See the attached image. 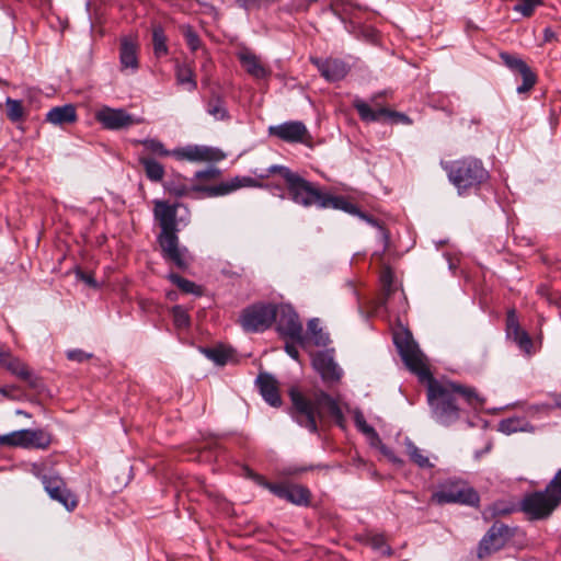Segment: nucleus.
I'll return each mask as SVG.
<instances>
[{
	"label": "nucleus",
	"mask_w": 561,
	"mask_h": 561,
	"mask_svg": "<svg viewBox=\"0 0 561 561\" xmlns=\"http://www.w3.org/2000/svg\"><path fill=\"white\" fill-rule=\"evenodd\" d=\"M379 95L370 98L371 105L363 99L356 96L352 101L353 107L357 111L359 118L366 123L379 122L382 118L390 119L392 123L411 125L412 119L404 113L389 110L378 104Z\"/></svg>",
	"instance_id": "obj_11"
},
{
	"label": "nucleus",
	"mask_w": 561,
	"mask_h": 561,
	"mask_svg": "<svg viewBox=\"0 0 561 561\" xmlns=\"http://www.w3.org/2000/svg\"><path fill=\"white\" fill-rule=\"evenodd\" d=\"M308 332L317 346H327L330 343V336L320 327L318 318H312L308 321Z\"/></svg>",
	"instance_id": "obj_32"
},
{
	"label": "nucleus",
	"mask_w": 561,
	"mask_h": 561,
	"mask_svg": "<svg viewBox=\"0 0 561 561\" xmlns=\"http://www.w3.org/2000/svg\"><path fill=\"white\" fill-rule=\"evenodd\" d=\"M139 163L142 165L145 174L151 182H161L164 176V167L156 159L141 154L138 158Z\"/></svg>",
	"instance_id": "obj_27"
},
{
	"label": "nucleus",
	"mask_w": 561,
	"mask_h": 561,
	"mask_svg": "<svg viewBox=\"0 0 561 561\" xmlns=\"http://www.w3.org/2000/svg\"><path fill=\"white\" fill-rule=\"evenodd\" d=\"M148 153L159 157H173L179 161L188 162H218L226 158V154L218 148L203 145H187L168 150L163 142L156 138L138 140Z\"/></svg>",
	"instance_id": "obj_7"
},
{
	"label": "nucleus",
	"mask_w": 561,
	"mask_h": 561,
	"mask_svg": "<svg viewBox=\"0 0 561 561\" xmlns=\"http://www.w3.org/2000/svg\"><path fill=\"white\" fill-rule=\"evenodd\" d=\"M236 3L245 11H251L262 7L261 0H236Z\"/></svg>",
	"instance_id": "obj_54"
},
{
	"label": "nucleus",
	"mask_w": 561,
	"mask_h": 561,
	"mask_svg": "<svg viewBox=\"0 0 561 561\" xmlns=\"http://www.w3.org/2000/svg\"><path fill=\"white\" fill-rule=\"evenodd\" d=\"M368 545L381 554L389 556L391 553L390 547L386 543L382 535H373L368 538Z\"/></svg>",
	"instance_id": "obj_43"
},
{
	"label": "nucleus",
	"mask_w": 561,
	"mask_h": 561,
	"mask_svg": "<svg viewBox=\"0 0 561 561\" xmlns=\"http://www.w3.org/2000/svg\"><path fill=\"white\" fill-rule=\"evenodd\" d=\"M18 413L19 414H25L24 412H22L21 410H18Z\"/></svg>",
	"instance_id": "obj_64"
},
{
	"label": "nucleus",
	"mask_w": 561,
	"mask_h": 561,
	"mask_svg": "<svg viewBox=\"0 0 561 561\" xmlns=\"http://www.w3.org/2000/svg\"><path fill=\"white\" fill-rule=\"evenodd\" d=\"M183 35L185 37V42H186L188 48L192 51H196L201 47L199 36L191 26L184 27Z\"/></svg>",
	"instance_id": "obj_45"
},
{
	"label": "nucleus",
	"mask_w": 561,
	"mask_h": 561,
	"mask_svg": "<svg viewBox=\"0 0 561 561\" xmlns=\"http://www.w3.org/2000/svg\"><path fill=\"white\" fill-rule=\"evenodd\" d=\"M256 186V181L250 176H234L228 182H222L218 185L207 186L202 184H194L188 187L181 175H175L165 182L164 188L171 195L182 197L187 195L190 192H196L203 194L206 197H216L228 195L241 187Z\"/></svg>",
	"instance_id": "obj_8"
},
{
	"label": "nucleus",
	"mask_w": 561,
	"mask_h": 561,
	"mask_svg": "<svg viewBox=\"0 0 561 561\" xmlns=\"http://www.w3.org/2000/svg\"><path fill=\"white\" fill-rule=\"evenodd\" d=\"M175 78L180 85L185 87L190 92L197 88V81L193 68L187 64H178L175 67Z\"/></svg>",
	"instance_id": "obj_28"
},
{
	"label": "nucleus",
	"mask_w": 561,
	"mask_h": 561,
	"mask_svg": "<svg viewBox=\"0 0 561 561\" xmlns=\"http://www.w3.org/2000/svg\"><path fill=\"white\" fill-rule=\"evenodd\" d=\"M152 45L153 53L158 58L165 56L169 51L167 36L164 34V30L160 25L154 26L152 30Z\"/></svg>",
	"instance_id": "obj_34"
},
{
	"label": "nucleus",
	"mask_w": 561,
	"mask_h": 561,
	"mask_svg": "<svg viewBox=\"0 0 561 561\" xmlns=\"http://www.w3.org/2000/svg\"><path fill=\"white\" fill-rule=\"evenodd\" d=\"M167 278L171 280L174 285H176L183 293L193 294L196 296L202 295V288L196 285L194 282L188 280L176 273L168 274Z\"/></svg>",
	"instance_id": "obj_33"
},
{
	"label": "nucleus",
	"mask_w": 561,
	"mask_h": 561,
	"mask_svg": "<svg viewBox=\"0 0 561 561\" xmlns=\"http://www.w3.org/2000/svg\"><path fill=\"white\" fill-rule=\"evenodd\" d=\"M442 165L459 195L479 190L490 176L483 162L474 157H463Z\"/></svg>",
	"instance_id": "obj_5"
},
{
	"label": "nucleus",
	"mask_w": 561,
	"mask_h": 561,
	"mask_svg": "<svg viewBox=\"0 0 561 561\" xmlns=\"http://www.w3.org/2000/svg\"><path fill=\"white\" fill-rule=\"evenodd\" d=\"M47 493L50 499L59 502L69 512L73 511L78 505L76 495L67 489L66 484L61 488L51 489V491Z\"/></svg>",
	"instance_id": "obj_29"
},
{
	"label": "nucleus",
	"mask_w": 561,
	"mask_h": 561,
	"mask_svg": "<svg viewBox=\"0 0 561 561\" xmlns=\"http://www.w3.org/2000/svg\"><path fill=\"white\" fill-rule=\"evenodd\" d=\"M561 503V469L557 471L551 481L542 491L525 494L518 505L529 520L548 518Z\"/></svg>",
	"instance_id": "obj_6"
},
{
	"label": "nucleus",
	"mask_w": 561,
	"mask_h": 561,
	"mask_svg": "<svg viewBox=\"0 0 561 561\" xmlns=\"http://www.w3.org/2000/svg\"><path fill=\"white\" fill-rule=\"evenodd\" d=\"M7 116L13 122H20L24 116V108L22 101L8 98L5 100Z\"/></svg>",
	"instance_id": "obj_37"
},
{
	"label": "nucleus",
	"mask_w": 561,
	"mask_h": 561,
	"mask_svg": "<svg viewBox=\"0 0 561 561\" xmlns=\"http://www.w3.org/2000/svg\"><path fill=\"white\" fill-rule=\"evenodd\" d=\"M431 502L437 505L461 504L478 506L480 496L478 492L460 479H447L437 485L431 496Z\"/></svg>",
	"instance_id": "obj_9"
},
{
	"label": "nucleus",
	"mask_w": 561,
	"mask_h": 561,
	"mask_svg": "<svg viewBox=\"0 0 561 561\" xmlns=\"http://www.w3.org/2000/svg\"><path fill=\"white\" fill-rule=\"evenodd\" d=\"M316 468H320V466H309V467L293 466V467L288 468L287 473L288 474H299V473H302V472H306V471H309V470H313Z\"/></svg>",
	"instance_id": "obj_57"
},
{
	"label": "nucleus",
	"mask_w": 561,
	"mask_h": 561,
	"mask_svg": "<svg viewBox=\"0 0 561 561\" xmlns=\"http://www.w3.org/2000/svg\"><path fill=\"white\" fill-rule=\"evenodd\" d=\"M16 390L15 386H0V394L8 399H13V391Z\"/></svg>",
	"instance_id": "obj_58"
},
{
	"label": "nucleus",
	"mask_w": 561,
	"mask_h": 561,
	"mask_svg": "<svg viewBox=\"0 0 561 561\" xmlns=\"http://www.w3.org/2000/svg\"><path fill=\"white\" fill-rule=\"evenodd\" d=\"M206 356L217 365H225L230 358V352L225 347H213L204 351Z\"/></svg>",
	"instance_id": "obj_39"
},
{
	"label": "nucleus",
	"mask_w": 561,
	"mask_h": 561,
	"mask_svg": "<svg viewBox=\"0 0 561 561\" xmlns=\"http://www.w3.org/2000/svg\"><path fill=\"white\" fill-rule=\"evenodd\" d=\"M93 355L91 353H87L82 350H69L67 352V358L69 360H73V362H78V363H82V362H85L88 359H90Z\"/></svg>",
	"instance_id": "obj_51"
},
{
	"label": "nucleus",
	"mask_w": 561,
	"mask_h": 561,
	"mask_svg": "<svg viewBox=\"0 0 561 561\" xmlns=\"http://www.w3.org/2000/svg\"><path fill=\"white\" fill-rule=\"evenodd\" d=\"M167 296H168L169 299L173 300V299H175L176 294L174 291H170V293L167 294Z\"/></svg>",
	"instance_id": "obj_63"
},
{
	"label": "nucleus",
	"mask_w": 561,
	"mask_h": 561,
	"mask_svg": "<svg viewBox=\"0 0 561 561\" xmlns=\"http://www.w3.org/2000/svg\"><path fill=\"white\" fill-rule=\"evenodd\" d=\"M289 398L293 404L294 420L310 433H318V421H322L325 414H329L340 425L344 420L336 400L324 391H317L309 398L294 387L289 390Z\"/></svg>",
	"instance_id": "obj_2"
},
{
	"label": "nucleus",
	"mask_w": 561,
	"mask_h": 561,
	"mask_svg": "<svg viewBox=\"0 0 561 561\" xmlns=\"http://www.w3.org/2000/svg\"><path fill=\"white\" fill-rule=\"evenodd\" d=\"M500 58L510 70L516 71L522 76L523 83L516 89L518 93H526L533 89L536 84L537 76L522 58L508 53H501Z\"/></svg>",
	"instance_id": "obj_18"
},
{
	"label": "nucleus",
	"mask_w": 561,
	"mask_h": 561,
	"mask_svg": "<svg viewBox=\"0 0 561 561\" xmlns=\"http://www.w3.org/2000/svg\"><path fill=\"white\" fill-rule=\"evenodd\" d=\"M268 135L277 137L285 142L297 144L305 140L308 135V129L300 121H289L270 126Z\"/></svg>",
	"instance_id": "obj_19"
},
{
	"label": "nucleus",
	"mask_w": 561,
	"mask_h": 561,
	"mask_svg": "<svg viewBox=\"0 0 561 561\" xmlns=\"http://www.w3.org/2000/svg\"><path fill=\"white\" fill-rule=\"evenodd\" d=\"M277 317L274 321L276 323L277 332L285 339L305 346L306 336L304 335L302 323L295 309L287 304L276 306Z\"/></svg>",
	"instance_id": "obj_13"
},
{
	"label": "nucleus",
	"mask_w": 561,
	"mask_h": 561,
	"mask_svg": "<svg viewBox=\"0 0 561 561\" xmlns=\"http://www.w3.org/2000/svg\"><path fill=\"white\" fill-rule=\"evenodd\" d=\"M220 174H221V171L218 168L209 167L205 170L197 171L194 174V179L201 180V181H210V180L218 179L220 176Z\"/></svg>",
	"instance_id": "obj_48"
},
{
	"label": "nucleus",
	"mask_w": 561,
	"mask_h": 561,
	"mask_svg": "<svg viewBox=\"0 0 561 561\" xmlns=\"http://www.w3.org/2000/svg\"><path fill=\"white\" fill-rule=\"evenodd\" d=\"M0 366L5 368L11 375L25 381L32 389H39L43 387L42 379L33 373L26 363H24L20 357L14 356L11 351H9V356L4 357V360Z\"/></svg>",
	"instance_id": "obj_17"
},
{
	"label": "nucleus",
	"mask_w": 561,
	"mask_h": 561,
	"mask_svg": "<svg viewBox=\"0 0 561 561\" xmlns=\"http://www.w3.org/2000/svg\"><path fill=\"white\" fill-rule=\"evenodd\" d=\"M276 317V305L255 304L242 311L239 321L247 332H263L274 323Z\"/></svg>",
	"instance_id": "obj_12"
},
{
	"label": "nucleus",
	"mask_w": 561,
	"mask_h": 561,
	"mask_svg": "<svg viewBox=\"0 0 561 561\" xmlns=\"http://www.w3.org/2000/svg\"><path fill=\"white\" fill-rule=\"evenodd\" d=\"M331 8L334 14L345 23L347 32L369 42L377 39V32L374 28L360 25L357 12L363 10L362 5L353 0H333Z\"/></svg>",
	"instance_id": "obj_10"
},
{
	"label": "nucleus",
	"mask_w": 561,
	"mask_h": 561,
	"mask_svg": "<svg viewBox=\"0 0 561 561\" xmlns=\"http://www.w3.org/2000/svg\"><path fill=\"white\" fill-rule=\"evenodd\" d=\"M380 282L382 285L385 296H386V298H388L392 291V285H393V274L389 268L385 270L381 273ZM385 300H387V299H385ZM383 304H386V301H383Z\"/></svg>",
	"instance_id": "obj_49"
},
{
	"label": "nucleus",
	"mask_w": 561,
	"mask_h": 561,
	"mask_svg": "<svg viewBox=\"0 0 561 561\" xmlns=\"http://www.w3.org/2000/svg\"><path fill=\"white\" fill-rule=\"evenodd\" d=\"M313 2H317V0H293L291 9L297 12L308 11Z\"/></svg>",
	"instance_id": "obj_53"
},
{
	"label": "nucleus",
	"mask_w": 561,
	"mask_h": 561,
	"mask_svg": "<svg viewBox=\"0 0 561 561\" xmlns=\"http://www.w3.org/2000/svg\"><path fill=\"white\" fill-rule=\"evenodd\" d=\"M266 489L279 499L298 505L308 506L311 500V492L300 484H266Z\"/></svg>",
	"instance_id": "obj_16"
},
{
	"label": "nucleus",
	"mask_w": 561,
	"mask_h": 561,
	"mask_svg": "<svg viewBox=\"0 0 561 561\" xmlns=\"http://www.w3.org/2000/svg\"><path fill=\"white\" fill-rule=\"evenodd\" d=\"M178 206L179 204L170 205L163 201H154L153 215L161 229L157 241L167 262H171L180 270H186L192 262V255L187 248L180 247Z\"/></svg>",
	"instance_id": "obj_3"
},
{
	"label": "nucleus",
	"mask_w": 561,
	"mask_h": 561,
	"mask_svg": "<svg viewBox=\"0 0 561 561\" xmlns=\"http://www.w3.org/2000/svg\"><path fill=\"white\" fill-rule=\"evenodd\" d=\"M41 479L46 492H50L51 489L61 488L66 484L61 477L54 473L43 474Z\"/></svg>",
	"instance_id": "obj_44"
},
{
	"label": "nucleus",
	"mask_w": 561,
	"mask_h": 561,
	"mask_svg": "<svg viewBox=\"0 0 561 561\" xmlns=\"http://www.w3.org/2000/svg\"><path fill=\"white\" fill-rule=\"evenodd\" d=\"M523 330L519 325L515 309H510L506 314V335L510 336Z\"/></svg>",
	"instance_id": "obj_46"
},
{
	"label": "nucleus",
	"mask_w": 561,
	"mask_h": 561,
	"mask_svg": "<svg viewBox=\"0 0 561 561\" xmlns=\"http://www.w3.org/2000/svg\"><path fill=\"white\" fill-rule=\"evenodd\" d=\"M275 173H278V174H280L283 176V179L286 182V185L297 174V173L293 172L289 168H287L285 165L274 164V165H271L267 169V174L266 175L262 174L261 178L267 176L268 174H275Z\"/></svg>",
	"instance_id": "obj_47"
},
{
	"label": "nucleus",
	"mask_w": 561,
	"mask_h": 561,
	"mask_svg": "<svg viewBox=\"0 0 561 561\" xmlns=\"http://www.w3.org/2000/svg\"><path fill=\"white\" fill-rule=\"evenodd\" d=\"M297 345H299L296 342H287L285 345V352L295 360H298L299 358V351L297 348Z\"/></svg>",
	"instance_id": "obj_56"
},
{
	"label": "nucleus",
	"mask_w": 561,
	"mask_h": 561,
	"mask_svg": "<svg viewBox=\"0 0 561 561\" xmlns=\"http://www.w3.org/2000/svg\"><path fill=\"white\" fill-rule=\"evenodd\" d=\"M27 448L46 449L50 443V435L44 430H27Z\"/></svg>",
	"instance_id": "obj_31"
},
{
	"label": "nucleus",
	"mask_w": 561,
	"mask_h": 561,
	"mask_svg": "<svg viewBox=\"0 0 561 561\" xmlns=\"http://www.w3.org/2000/svg\"><path fill=\"white\" fill-rule=\"evenodd\" d=\"M511 536L512 533L508 526L501 523H494L479 543V559L482 560L502 549Z\"/></svg>",
	"instance_id": "obj_15"
},
{
	"label": "nucleus",
	"mask_w": 561,
	"mask_h": 561,
	"mask_svg": "<svg viewBox=\"0 0 561 561\" xmlns=\"http://www.w3.org/2000/svg\"><path fill=\"white\" fill-rule=\"evenodd\" d=\"M508 337L512 339L527 356L535 353L533 340L525 330H520Z\"/></svg>",
	"instance_id": "obj_36"
},
{
	"label": "nucleus",
	"mask_w": 561,
	"mask_h": 561,
	"mask_svg": "<svg viewBox=\"0 0 561 561\" xmlns=\"http://www.w3.org/2000/svg\"><path fill=\"white\" fill-rule=\"evenodd\" d=\"M171 313L173 317L174 325L178 329H186L190 327L191 318L187 313V310L183 306L176 305L172 307Z\"/></svg>",
	"instance_id": "obj_38"
},
{
	"label": "nucleus",
	"mask_w": 561,
	"mask_h": 561,
	"mask_svg": "<svg viewBox=\"0 0 561 561\" xmlns=\"http://www.w3.org/2000/svg\"><path fill=\"white\" fill-rule=\"evenodd\" d=\"M382 453L391 462H393L396 465L403 463V460L401 458H399L398 456H396V454L392 450L382 448Z\"/></svg>",
	"instance_id": "obj_59"
},
{
	"label": "nucleus",
	"mask_w": 561,
	"mask_h": 561,
	"mask_svg": "<svg viewBox=\"0 0 561 561\" xmlns=\"http://www.w3.org/2000/svg\"><path fill=\"white\" fill-rule=\"evenodd\" d=\"M491 511L493 516L507 515L516 511V505L499 501L493 503Z\"/></svg>",
	"instance_id": "obj_50"
},
{
	"label": "nucleus",
	"mask_w": 561,
	"mask_h": 561,
	"mask_svg": "<svg viewBox=\"0 0 561 561\" xmlns=\"http://www.w3.org/2000/svg\"><path fill=\"white\" fill-rule=\"evenodd\" d=\"M556 37L554 32L550 27H546L543 30V39L545 42H551Z\"/></svg>",
	"instance_id": "obj_60"
},
{
	"label": "nucleus",
	"mask_w": 561,
	"mask_h": 561,
	"mask_svg": "<svg viewBox=\"0 0 561 561\" xmlns=\"http://www.w3.org/2000/svg\"><path fill=\"white\" fill-rule=\"evenodd\" d=\"M237 57L244 70L255 79H265L271 76V70L265 67L259 56L249 48L238 51Z\"/></svg>",
	"instance_id": "obj_24"
},
{
	"label": "nucleus",
	"mask_w": 561,
	"mask_h": 561,
	"mask_svg": "<svg viewBox=\"0 0 561 561\" xmlns=\"http://www.w3.org/2000/svg\"><path fill=\"white\" fill-rule=\"evenodd\" d=\"M405 450L410 460L414 462L421 469H431L434 467V463L431 462L430 458L423 454L411 439H405Z\"/></svg>",
	"instance_id": "obj_30"
},
{
	"label": "nucleus",
	"mask_w": 561,
	"mask_h": 561,
	"mask_svg": "<svg viewBox=\"0 0 561 561\" xmlns=\"http://www.w3.org/2000/svg\"><path fill=\"white\" fill-rule=\"evenodd\" d=\"M76 276H77L78 279L84 282L90 287H93V288L98 287V283H96L95 278L93 277L92 274L84 273V272L78 270L76 272Z\"/></svg>",
	"instance_id": "obj_55"
},
{
	"label": "nucleus",
	"mask_w": 561,
	"mask_h": 561,
	"mask_svg": "<svg viewBox=\"0 0 561 561\" xmlns=\"http://www.w3.org/2000/svg\"><path fill=\"white\" fill-rule=\"evenodd\" d=\"M522 423H523V420H520L518 417L505 419L499 423V431L504 434L510 435V434L516 433L518 431H523L524 427L522 426Z\"/></svg>",
	"instance_id": "obj_42"
},
{
	"label": "nucleus",
	"mask_w": 561,
	"mask_h": 561,
	"mask_svg": "<svg viewBox=\"0 0 561 561\" xmlns=\"http://www.w3.org/2000/svg\"><path fill=\"white\" fill-rule=\"evenodd\" d=\"M290 199L302 207L341 209L354 211V204L342 196L323 192L318 185L300 176L298 173L286 185Z\"/></svg>",
	"instance_id": "obj_4"
},
{
	"label": "nucleus",
	"mask_w": 561,
	"mask_h": 561,
	"mask_svg": "<svg viewBox=\"0 0 561 561\" xmlns=\"http://www.w3.org/2000/svg\"><path fill=\"white\" fill-rule=\"evenodd\" d=\"M314 369L320 374L323 381L335 382L342 376V370L334 362L333 356L328 352H319L312 359Z\"/></svg>",
	"instance_id": "obj_21"
},
{
	"label": "nucleus",
	"mask_w": 561,
	"mask_h": 561,
	"mask_svg": "<svg viewBox=\"0 0 561 561\" xmlns=\"http://www.w3.org/2000/svg\"><path fill=\"white\" fill-rule=\"evenodd\" d=\"M354 208H355L354 211H347V213L352 214V215H357L359 218H362L363 220H365L369 225L378 228V230L380 232L381 239L387 244L388 241H389V238H390L389 237V232L375 218H373L371 216L360 211L355 205H354Z\"/></svg>",
	"instance_id": "obj_40"
},
{
	"label": "nucleus",
	"mask_w": 561,
	"mask_h": 561,
	"mask_svg": "<svg viewBox=\"0 0 561 561\" xmlns=\"http://www.w3.org/2000/svg\"><path fill=\"white\" fill-rule=\"evenodd\" d=\"M355 422L357 427L367 435H376V431L373 426L368 425L362 414L356 415Z\"/></svg>",
	"instance_id": "obj_52"
},
{
	"label": "nucleus",
	"mask_w": 561,
	"mask_h": 561,
	"mask_svg": "<svg viewBox=\"0 0 561 561\" xmlns=\"http://www.w3.org/2000/svg\"><path fill=\"white\" fill-rule=\"evenodd\" d=\"M45 121L54 126L71 125L78 121L77 108L73 104H65L50 108Z\"/></svg>",
	"instance_id": "obj_25"
},
{
	"label": "nucleus",
	"mask_w": 561,
	"mask_h": 561,
	"mask_svg": "<svg viewBox=\"0 0 561 561\" xmlns=\"http://www.w3.org/2000/svg\"><path fill=\"white\" fill-rule=\"evenodd\" d=\"M206 112L215 121H228L230 114L226 105V101L219 94H211L206 102Z\"/></svg>",
	"instance_id": "obj_26"
},
{
	"label": "nucleus",
	"mask_w": 561,
	"mask_h": 561,
	"mask_svg": "<svg viewBox=\"0 0 561 561\" xmlns=\"http://www.w3.org/2000/svg\"><path fill=\"white\" fill-rule=\"evenodd\" d=\"M311 62L317 67L321 76L328 81H340L348 72L347 65L336 58H311Z\"/></svg>",
	"instance_id": "obj_20"
},
{
	"label": "nucleus",
	"mask_w": 561,
	"mask_h": 561,
	"mask_svg": "<svg viewBox=\"0 0 561 561\" xmlns=\"http://www.w3.org/2000/svg\"><path fill=\"white\" fill-rule=\"evenodd\" d=\"M394 343L405 366L417 375L421 381H427V402L432 417L437 423L448 426L459 420L460 399L472 408L483 405L484 399L474 388L433 378L422 352L414 342L394 336Z\"/></svg>",
	"instance_id": "obj_1"
},
{
	"label": "nucleus",
	"mask_w": 561,
	"mask_h": 561,
	"mask_svg": "<svg viewBox=\"0 0 561 561\" xmlns=\"http://www.w3.org/2000/svg\"><path fill=\"white\" fill-rule=\"evenodd\" d=\"M542 3V0H518L513 10L520 13L523 16H530L535 9Z\"/></svg>",
	"instance_id": "obj_41"
},
{
	"label": "nucleus",
	"mask_w": 561,
	"mask_h": 561,
	"mask_svg": "<svg viewBox=\"0 0 561 561\" xmlns=\"http://www.w3.org/2000/svg\"><path fill=\"white\" fill-rule=\"evenodd\" d=\"M553 404L556 408L561 409V393L553 394Z\"/></svg>",
	"instance_id": "obj_62"
},
{
	"label": "nucleus",
	"mask_w": 561,
	"mask_h": 561,
	"mask_svg": "<svg viewBox=\"0 0 561 561\" xmlns=\"http://www.w3.org/2000/svg\"><path fill=\"white\" fill-rule=\"evenodd\" d=\"M27 430L15 431L0 436V445L27 448Z\"/></svg>",
	"instance_id": "obj_35"
},
{
	"label": "nucleus",
	"mask_w": 561,
	"mask_h": 561,
	"mask_svg": "<svg viewBox=\"0 0 561 561\" xmlns=\"http://www.w3.org/2000/svg\"><path fill=\"white\" fill-rule=\"evenodd\" d=\"M138 49L139 46L136 38L130 36H124L121 39L119 64L122 71L130 70L131 72H136L138 70Z\"/></svg>",
	"instance_id": "obj_22"
},
{
	"label": "nucleus",
	"mask_w": 561,
	"mask_h": 561,
	"mask_svg": "<svg viewBox=\"0 0 561 561\" xmlns=\"http://www.w3.org/2000/svg\"><path fill=\"white\" fill-rule=\"evenodd\" d=\"M252 478H253V480H254L257 484L262 485V486H263V488H265V489H266V484H267V485H268V484H272L271 482H267V481H266L262 476H260V474H254V473H253V474H252Z\"/></svg>",
	"instance_id": "obj_61"
},
{
	"label": "nucleus",
	"mask_w": 561,
	"mask_h": 561,
	"mask_svg": "<svg viewBox=\"0 0 561 561\" xmlns=\"http://www.w3.org/2000/svg\"><path fill=\"white\" fill-rule=\"evenodd\" d=\"M255 382L259 387L261 396L270 405L274 408L282 405L278 381L271 374L260 373Z\"/></svg>",
	"instance_id": "obj_23"
},
{
	"label": "nucleus",
	"mask_w": 561,
	"mask_h": 561,
	"mask_svg": "<svg viewBox=\"0 0 561 561\" xmlns=\"http://www.w3.org/2000/svg\"><path fill=\"white\" fill-rule=\"evenodd\" d=\"M95 119L110 130H119L133 125L142 123V118H137L127 113L124 108H113L103 106L95 113Z\"/></svg>",
	"instance_id": "obj_14"
}]
</instances>
